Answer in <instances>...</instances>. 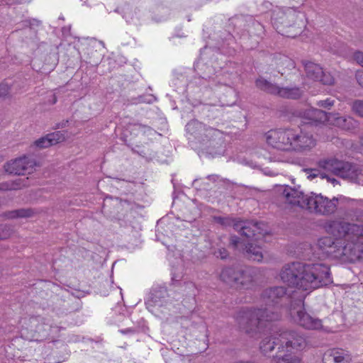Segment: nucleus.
Wrapping results in <instances>:
<instances>
[{"label": "nucleus", "mask_w": 363, "mask_h": 363, "mask_svg": "<svg viewBox=\"0 0 363 363\" xmlns=\"http://www.w3.org/2000/svg\"><path fill=\"white\" fill-rule=\"evenodd\" d=\"M208 71L204 73L202 77L205 82L203 85L209 86L211 89L216 91L222 86L230 87V84L232 82V74H227L223 71H218L211 74L212 69L207 68Z\"/></svg>", "instance_id": "14"}, {"label": "nucleus", "mask_w": 363, "mask_h": 363, "mask_svg": "<svg viewBox=\"0 0 363 363\" xmlns=\"http://www.w3.org/2000/svg\"><path fill=\"white\" fill-rule=\"evenodd\" d=\"M354 60L363 67V52H356L354 54ZM356 79L359 84L363 88V69L356 72Z\"/></svg>", "instance_id": "25"}, {"label": "nucleus", "mask_w": 363, "mask_h": 363, "mask_svg": "<svg viewBox=\"0 0 363 363\" xmlns=\"http://www.w3.org/2000/svg\"><path fill=\"white\" fill-rule=\"evenodd\" d=\"M32 215V211L30 209H20L9 213V218H26Z\"/></svg>", "instance_id": "28"}, {"label": "nucleus", "mask_w": 363, "mask_h": 363, "mask_svg": "<svg viewBox=\"0 0 363 363\" xmlns=\"http://www.w3.org/2000/svg\"><path fill=\"white\" fill-rule=\"evenodd\" d=\"M296 321L302 327L308 330H318L322 328V321L306 313L303 310L297 311Z\"/></svg>", "instance_id": "18"}, {"label": "nucleus", "mask_w": 363, "mask_h": 363, "mask_svg": "<svg viewBox=\"0 0 363 363\" xmlns=\"http://www.w3.org/2000/svg\"><path fill=\"white\" fill-rule=\"evenodd\" d=\"M154 97L152 96H150V99L148 100V103L152 102L154 100Z\"/></svg>", "instance_id": "38"}, {"label": "nucleus", "mask_w": 363, "mask_h": 363, "mask_svg": "<svg viewBox=\"0 0 363 363\" xmlns=\"http://www.w3.org/2000/svg\"><path fill=\"white\" fill-rule=\"evenodd\" d=\"M302 14L292 8H276L272 14V23L277 32L294 38L301 31L299 21Z\"/></svg>", "instance_id": "7"}, {"label": "nucleus", "mask_w": 363, "mask_h": 363, "mask_svg": "<svg viewBox=\"0 0 363 363\" xmlns=\"http://www.w3.org/2000/svg\"><path fill=\"white\" fill-rule=\"evenodd\" d=\"M352 110L357 116L363 118V100H356L352 103Z\"/></svg>", "instance_id": "29"}, {"label": "nucleus", "mask_w": 363, "mask_h": 363, "mask_svg": "<svg viewBox=\"0 0 363 363\" xmlns=\"http://www.w3.org/2000/svg\"><path fill=\"white\" fill-rule=\"evenodd\" d=\"M325 359L333 363H350L352 361L351 354L340 348L332 349L325 353Z\"/></svg>", "instance_id": "19"}, {"label": "nucleus", "mask_w": 363, "mask_h": 363, "mask_svg": "<svg viewBox=\"0 0 363 363\" xmlns=\"http://www.w3.org/2000/svg\"><path fill=\"white\" fill-rule=\"evenodd\" d=\"M351 164L352 163L334 157L321 160L318 162V165L320 168L345 179H347L348 177Z\"/></svg>", "instance_id": "13"}, {"label": "nucleus", "mask_w": 363, "mask_h": 363, "mask_svg": "<svg viewBox=\"0 0 363 363\" xmlns=\"http://www.w3.org/2000/svg\"><path fill=\"white\" fill-rule=\"evenodd\" d=\"M257 273L258 270L252 267L238 269L237 275L240 279L239 280H236L235 285L244 289L249 288L250 285L254 281Z\"/></svg>", "instance_id": "17"}, {"label": "nucleus", "mask_w": 363, "mask_h": 363, "mask_svg": "<svg viewBox=\"0 0 363 363\" xmlns=\"http://www.w3.org/2000/svg\"><path fill=\"white\" fill-rule=\"evenodd\" d=\"M306 77L313 81L320 82L325 85L334 84L335 79L329 72H324L318 65L307 62L303 64Z\"/></svg>", "instance_id": "15"}, {"label": "nucleus", "mask_w": 363, "mask_h": 363, "mask_svg": "<svg viewBox=\"0 0 363 363\" xmlns=\"http://www.w3.org/2000/svg\"><path fill=\"white\" fill-rule=\"evenodd\" d=\"M238 269L234 267H225L223 268L220 274V279L228 284H233L235 285L236 280H239V277L237 275Z\"/></svg>", "instance_id": "24"}, {"label": "nucleus", "mask_w": 363, "mask_h": 363, "mask_svg": "<svg viewBox=\"0 0 363 363\" xmlns=\"http://www.w3.org/2000/svg\"><path fill=\"white\" fill-rule=\"evenodd\" d=\"M347 179L363 186V166L351 164Z\"/></svg>", "instance_id": "23"}, {"label": "nucleus", "mask_w": 363, "mask_h": 363, "mask_svg": "<svg viewBox=\"0 0 363 363\" xmlns=\"http://www.w3.org/2000/svg\"><path fill=\"white\" fill-rule=\"evenodd\" d=\"M244 242V240L241 241L240 239L236 236H233L230 239L231 244L235 247L240 248L245 246V250L249 259L254 261L261 262L263 259L261 248L259 246L254 245L251 242L245 244Z\"/></svg>", "instance_id": "16"}, {"label": "nucleus", "mask_w": 363, "mask_h": 363, "mask_svg": "<svg viewBox=\"0 0 363 363\" xmlns=\"http://www.w3.org/2000/svg\"><path fill=\"white\" fill-rule=\"evenodd\" d=\"M234 228L238 230L241 235L250 238L255 236L259 229V223L253 222L238 221L234 224Z\"/></svg>", "instance_id": "20"}, {"label": "nucleus", "mask_w": 363, "mask_h": 363, "mask_svg": "<svg viewBox=\"0 0 363 363\" xmlns=\"http://www.w3.org/2000/svg\"><path fill=\"white\" fill-rule=\"evenodd\" d=\"M211 177H213V176H208V179H210Z\"/></svg>", "instance_id": "40"}, {"label": "nucleus", "mask_w": 363, "mask_h": 363, "mask_svg": "<svg viewBox=\"0 0 363 363\" xmlns=\"http://www.w3.org/2000/svg\"><path fill=\"white\" fill-rule=\"evenodd\" d=\"M318 245L326 253L333 254L335 257L338 258L336 256V254L340 251L338 250L337 243L334 242L331 238L324 237L319 239L318 241Z\"/></svg>", "instance_id": "22"}, {"label": "nucleus", "mask_w": 363, "mask_h": 363, "mask_svg": "<svg viewBox=\"0 0 363 363\" xmlns=\"http://www.w3.org/2000/svg\"><path fill=\"white\" fill-rule=\"evenodd\" d=\"M120 332L122 334H128V333H133L134 332V330L130 328H127V329H124V330H121Z\"/></svg>", "instance_id": "37"}, {"label": "nucleus", "mask_w": 363, "mask_h": 363, "mask_svg": "<svg viewBox=\"0 0 363 363\" xmlns=\"http://www.w3.org/2000/svg\"><path fill=\"white\" fill-rule=\"evenodd\" d=\"M256 86L262 90L272 94H277L281 97L296 99L299 98L302 91L296 87H279L272 84L263 78H259L256 81Z\"/></svg>", "instance_id": "10"}, {"label": "nucleus", "mask_w": 363, "mask_h": 363, "mask_svg": "<svg viewBox=\"0 0 363 363\" xmlns=\"http://www.w3.org/2000/svg\"><path fill=\"white\" fill-rule=\"evenodd\" d=\"M36 165L35 160L31 157L23 156L11 160L4 165L5 171L9 174H30Z\"/></svg>", "instance_id": "12"}, {"label": "nucleus", "mask_w": 363, "mask_h": 363, "mask_svg": "<svg viewBox=\"0 0 363 363\" xmlns=\"http://www.w3.org/2000/svg\"><path fill=\"white\" fill-rule=\"evenodd\" d=\"M215 255L217 257H220V259H223L228 257V254L225 248H220L215 252Z\"/></svg>", "instance_id": "34"}, {"label": "nucleus", "mask_w": 363, "mask_h": 363, "mask_svg": "<svg viewBox=\"0 0 363 363\" xmlns=\"http://www.w3.org/2000/svg\"><path fill=\"white\" fill-rule=\"evenodd\" d=\"M316 104L320 107L330 108L334 105V100H332L331 99H326L325 100L318 101Z\"/></svg>", "instance_id": "31"}, {"label": "nucleus", "mask_w": 363, "mask_h": 363, "mask_svg": "<svg viewBox=\"0 0 363 363\" xmlns=\"http://www.w3.org/2000/svg\"><path fill=\"white\" fill-rule=\"evenodd\" d=\"M278 191L281 194L287 207L306 208V195H304L299 189L285 185L281 186Z\"/></svg>", "instance_id": "11"}, {"label": "nucleus", "mask_w": 363, "mask_h": 363, "mask_svg": "<svg viewBox=\"0 0 363 363\" xmlns=\"http://www.w3.org/2000/svg\"><path fill=\"white\" fill-rule=\"evenodd\" d=\"M325 231L343 242L336 256L344 261L354 262L363 258V225L342 220H330L324 225Z\"/></svg>", "instance_id": "4"}, {"label": "nucleus", "mask_w": 363, "mask_h": 363, "mask_svg": "<svg viewBox=\"0 0 363 363\" xmlns=\"http://www.w3.org/2000/svg\"><path fill=\"white\" fill-rule=\"evenodd\" d=\"M169 294L167 289L164 286H158L152 289L150 298L154 305L163 306L168 302Z\"/></svg>", "instance_id": "21"}, {"label": "nucleus", "mask_w": 363, "mask_h": 363, "mask_svg": "<svg viewBox=\"0 0 363 363\" xmlns=\"http://www.w3.org/2000/svg\"><path fill=\"white\" fill-rule=\"evenodd\" d=\"M10 92V87L6 84H0V99L6 96Z\"/></svg>", "instance_id": "32"}, {"label": "nucleus", "mask_w": 363, "mask_h": 363, "mask_svg": "<svg viewBox=\"0 0 363 363\" xmlns=\"http://www.w3.org/2000/svg\"><path fill=\"white\" fill-rule=\"evenodd\" d=\"M280 278L289 286L310 291L333 282L329 267L318 263L303 264L293 262L286 264L281 270Z\"/></svg>", "instance_id": "3"}, {"label": "nucleus", "mask_w": 363, "mask_h": 363, "mask_svg": "<svg viewBox=\"0 0 363 363\" xmlns=\"http://www.w3.org/2000/svg\"><path fill=\"white\" fill-rule=\"evenodd\" d=\"M23 185L21 184V179H18L13 182H6L0 183L1 191L14 190L20 189Z\"/></svg>", "instance_id": "26"}, {"label": "nucleus", "mask_w": 363, "mask_h": 363, "mask_svg": "<svg viewBox=\"0 0 363 363\" xmlns=\"http://www.w3.org/2000/svg\"><path fill=\"white\" fill-rule=\"evenodd\" d=\"M299 117L303 120L304 124L267 132V143L283 151H308L316 144L311 130L313 123H325L347 130H354L358 125V122L350 116H342L338 113H327L314 108H308L300 112Z\"/></svg>", "instance_id": "1"}, {"label": "nucleus", "mask_w": 363, "mask_h": 363, "mask_svg": "<svg viewBox=\"0 0 363 363\" xmlns=\"http://www.w3.org/2000/svg\"><path fill=\"white\" fill-rule=\"evenodd\" d=\"M307 342L305 337L294 330H279L264 337L260 342L259 349L264 354H267L276 347L277 352L273 357L274 363L277 355L289 354L293 350L300 351L306 348Z\"/></svg>", "instance_id": "5"}, {"label": "nucleus", "mask_w": 363, "mask_h": 363, "mask_svg": "<svg viewBox=\"0 0 363 363\" xmlns=\"http://www.w3.org/2000/svg\"><path fill=\"white\" fill-rule=\"evenodd\" d=\"M361 144L363 146V137L361 138Z\"/></svg>", "instance_id": "39"}, {"label": "nucleus", "mask_w": 363, "mask_h": 363, "mask_svg": "<svg viewBox=\"0 0 363 363\" xmlns=\"http://www.w3.org/2000/svg\"><path fill=\"white\" fill-rule=\"evenodd\" d=\"M34 145L39 148H46L52 145L48 135L35 140Z\"/></svg>", "instance_id": "30"}, {"label": "nucleus", "mask_w": 363, "mask_h": 363, "mask_svg": "<svg viewBox=\"0 0 363 363\" xmlns=\"http://www.w3.org/2000/svg\"><path fill=\"white\" fill-rule=\"evenodd\" d=\"M356 220L363 223V211H357L355 213Z\"/></svg>", "instance_id": "35"}, {"label": "nucleus", "mask_w": 363, "mask_h": 363, "mask_svg": "<svg viewBox=\"0 0 363 363\" xmlns=\"http://www.w3.org/2000/svg\"><path fill=\"white\" fill-rule=\"evenodd\" d=\"M60 327L45 322V319L40 316L30 317L25 319L21 329V335L29 340H38L39 338H45L50 333L58 331Z\"/></svg>", "instance_id": "8"}, {"label": "nucleus", "mask_w": 363, "mask_h": 363, "mask_svg": "<svg viewBox=\"0 0 363 363\" xmlns=\"http://www.w3.org/2000/svg\"><path fill=\"white\" fill-rule=\"evenodd\" d=\"M196 182H197V179H195V180L194 181V184H195Z\"/></svg>", "instance_id": "41"}, {"label": "nucleus", "mask_w": 363, "mask_h": 363, "mask_svg": "<svg viewBox=\"0 0 363 363\" xmlns=\"http://www.w3.org/2000/svg\"><path fill=\"white\" fill-rule=\"evenodd\" d=\"M284 61L287 64V66L294 67V62L291 59L284 57Z\"/></svg>", "instance_id": "36"}, {"label": "nucleus", "mask_w": 363, "mask_h": 363, "mask_svg": "<svg viewBox=\"0 0 363 363\" xmlns=\"http://www.w3.org/2000/svg\"><path fill=\"white\" fill-rule=\"evenodd\" d=\"M318 175H320L321 179L325 178L324 174L319 173L318 171L316 170V169L309 170L308 172V176L307 177H308V178L309 179H313L315 178L316 177H318Z\"/></svg>", "instance_id": "33"}, {"label": "nucleus", "mask_w": 363, "mask_h": 363, "mask_svg": "<svg viewBox=\"0 0 363 363\" xmlns=\"http://www.w3.org/2000/svg\"><path fill=\"white\" fill-rule=\"evenodd\" d=\"M306 208L309 212L321 216H329L334 213L337 209V199H328L321 194L313 192L306 194L305 199Z\"/></svg>", "instance_id": "9"}, {"label": "nucleus", "mask_w": 363, "mask_h": 363, "mask_svg": "<svg viewBox=\"0 0 363 363\" xmlns=\"http://www.w3.org/2000/svg\"><path fill=\"white\" fill-rule=\"evenodd\" d=\"M286 294V289L283 286L265 289L262 294V302L266 306L264 308H245L237 313L235 320L240 329L254 337L261 332L264 322L278 319V313L271 311L270 307L278 304Z\"/></svg>", "instance_id": "2"}, {"label": "nucleus", "mask_w": 363, "mask_h": 363, "mask_svg": "<svg viewBox=\"0 0 363 363\" xmlns=\"http://www.w3.org/2000/svg\"><path fill=\"white\" fill-rule=\"evenodd\" d=\"M189 140L198 144L197 147L210 154L217 153L213 150L221 146L223 143V133L218 129L208 127L205 124L192 120L186 125Z\"/></svg>", "instance_id": "6"}, {"label": "nucleus", "mask_w": 363, "mask_h": 363, "mask_svg": "<svg viewBox=\"0 0 363 363\" xmlns=\"http://www.w3.org/2000/svg\"><path fill=\"white\" fill-rule=\"evenodd\" d=\"M50 140L51 142V145H54L59 143H61L65 140V135L62 131H56L50 134H48Z\"/></svg>", "instance_id": "27"}]
</instances>
